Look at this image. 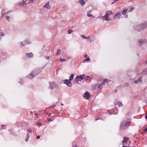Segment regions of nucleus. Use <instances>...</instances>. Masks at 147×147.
Masks as SVG:
<instances>
[{
  "instance_id": "f257e3e1",
  "label": "nucleus",
  "mask_w": 147,
  "mask_h": 147,
  "mask_svg": "<svg viewBox=\"0 0 147 147\" xmlns=\"http://www.w3.org/2000/svg\"><path fill=\"white\" fill-rule=\"evenodd\" d=\"M130 123V121L129 119L122 121L120 125V129H127L128 128Z\"/></svg>"
},
{
  "instance_id": "f03ea898",
  "label": "nucleus",
  "mask_w": 147,
  "mask_h": 147,
  "mask_svg": "<svg viewBox=\"0 0 147 147\" xmlns=\"http://www.w3.org/2000/svg\"><path fill=\"white\" fill-rule=\"evenodd\" d=\"M147 27V20L144 21L139 25L134 27L137 30H139L145 28Z\"/></svg>"
},
{
  "instance_id": "7ed1b4c3",
  "label": "nucleus",
  "mask_w": 147,
  "mask_h": 147,
  "mask_svg": "<svg viewBox=\"0 0 147 147\" xmlns=\"http://www.w3.org/2000/svg\"><path fill=\"white\" fill-rule=\"evenodd\" d=\"M74 77V75L73 74H72L69 77V80H64V83L66 84L67 86L71 87L72 86V83L70 82V81H71L73 79Z\"/></svg>"
},
{
  "instance_id": "20e7f679",
  "label": "nucleus",
  "mask_w": 147,
  "mask_h": 147,
  "mask_svg": "<svg viewBox=\"0 0 147 147\" xmlns=\"http://www.w3.org/2000/svg\"><path fill=\"white\" fill-rule=\"evenodd\" d=\"M31 43L30 41L26 39L25 40L24 42H21L19 44V47H22L25 46L26 45L30 44Z\"/></svg>"
},
{
  "instance_id": "39448f33",
  "label": "nucleus",
  "mask_w": 147,
  "mask_h": 147,
  "mask_svg": "<svg viewBox=\"0 0 147 147\" xmlns=\"http://www.w3.org/2000/svg\"><path fill=\"white\" fill-rule=\"evenodd\" d=\"M38 74V73H37L36 71L34 70L28 76V77L29 79H32L36 76Z\"/></svg>"
},
{
  "instance_id": "423d86ee",
  "label": "nucleus",
  "mask_w": 147,
  "mask_h": 147,
  "mask_svg": "<svg viewBox=\"0 0 147 147\" xmlns=\"http://www.w3.org/2000/svg\"><path fill=\"white\" fill-rule=\"evenodd\" d=\"M49 88L51 90H53L55 87L56 86V84L54 82H51L49 83Z\"/></svg>"
},
{
  "instance_id": "0eeeda50",
  "label": "nucleus",
  "mask_w": 147,
  "mask_h": 147,
  "mask_svg": "<svg viewBox=\"0 0 147 147\" xmlns=\"http://www.w3.org/2000/svg\"><path fill=\"white\" fill-rule=\"evenodd\" d=\"M84 75H82L80 76H77L76 77V80L77 82L81 81L83 80L84 77Z\"/></svg>"
},
{
  "instance_id": "6e6552de",
  "label": "nucleus",
  "mask_w": 147,
  "mask_h": 147,
  "mask_svg": "<svg viewBox=\"0 0 147 147\" xmlns=\"http://www.w3.org/2000/svg\"><path fill=\"white\" fill-rule=\"evenodd\" d=\"M89 93L88 92H86L84 94V97L86 99H88L89 98L90 96Z\"/></svg>"
},
{
  "instance_id": "1a4fd4ad",
  "label": "nucleus",
  "mask_w": 147,
  "mask_h": 147,
  "mask_svg": "<svg viewBox=\"0 0 147 147\" xmlns=\"http://www.w3.org/2000/svg\"><path fill=\"white\" fill-rule=\"evenodd\" d=\"M109 16L106 14L102 17V18L104 20L108 21L110 20V18H108Z\"/></svg>"
},
{
  "instance_id": "9d476101",
  "label": "nucleus",
  "mask_w": 147,
  "mask_h": 147,
  "mask_svg": "<svg viewBox=\"0 0 147 147\" xmlns=\"http://www.w3.org/2000/svg\"><path fill=\"white\" fill-rule=\"evenodd\" d=\"M43 7L48 9H51V7L48 3H46L45 5L43 6Z\"/></svg>"
},
{
  "instance_id": "9b49d317",
  "label": "nucleus",
  "mask_w": 147,
  "mask_h": 147,
  "mask_svg": "<svg viewBox=\"0 0 147 147\" xmlns=\"http://www.w3.org/2000/svg\"><path fill=\"white\" fill-rule=\"evenodd\" d=\"M112 12L111 10L107 11L105 13V14L109 16V15L112 14Z\"/></svg>"
},
{
  "instance_id": "f8f14e48",
  "label": "nucleus",
  "mask_w": 147,
  "mask_h": 147,
  "mask_svg": "<svg viewBox=\"0 0 147 147\" xmlns=\"http://www.w3.org/2000/svg\"><path fill=\"white\" fill-rule=\"evenodd\" d=\"M120 16H121V13L119 12H118L115 14V18L119 19L120 18Z\"/></svg>"
},
{
  "instance_id": "ddd939ff",
  "label": "nucleus",
  "mask_w": 147,
  "mask_h": 147,
  "mask_svg": "<svg viewBox=\"0 0 147 147\" xmlns=\"http://www.w3.org/2000/svg\"><path fill=\"white\" fill-rule=\"evenodd\" d=\"M105 84L103 83H102L100 85H99V84H96L95 85V88L96 89H97L99 88V87H100V86H105Z\"/></svg>"
},
{
  "instance_id": "4468645a",
  "label": "nucleus",
  "mask_w": 147,
  "mask_h": 147,
  "mask_svg": "<svg viewBox=\"0 0 147 147\" xmlns=\"http://www.w3.org/2000/svg\"><path fill=\"white\" fill-rule=\"evenodd\" d=\"M128 140V138L127 137H124L123 140L122 141L123 143H126Z\"/></svg>"
},
{
  "instance_id": "2eb2a0df",
  "label": "nucleus",
  "mask_w": 147,
  "mask_h": 147,
  "mask_svg": "<svg viewBox=\"0 0 147 147\" xmlns=\"http://www.w3.org/2000/svg\"><path fill=\"white\" fill-rule=\"evenodd\" d=\"M26 55L29 57L30 58L32 57L33 55V54L32 53H27L26 54Z\"/></svg>"
},
{
  "instance_id": "dca6fc26",
  "label": "nucleus",
  "mask_w": 147,
  "mask_h": 147,
  "mask_svg": "<svg viewBox=\"0 0 147 147\" xmlns=\"http://www.w3.org/2000/svg\"><path fill=\"white\" fill-rule=\"evenodd\" d=\"M89 37L90 38V42H92L93 41H94V40H95V38H94V36H89Z\"/></svg>"
},
{
  "instance_id": "f3484780",
  "label": "nucleus",
  "mask_w": 147,
  "mask_h": 147,
  "mask_svg": "<svg viewBox=\"0 0 147 147\" xmlns=\"http://www.w3.org/2000/svg\"><path fill=\"white\" fill-rule=\"evenodd\" d=\"M139 82H142L141 78H140L138 80H136L134 81V83L135 84H136L138 83Z\"/></svg>"
},
{
  "instance_id": "a211bd4d",
  "label": "nucleus",
  "mask_w": 147,
  "mask_h": 147,
  "mask_svg": "<svg viewBox=\"0 0 147 147\" xmlns=\"http://www.w3.org/2000/svg\"><path fill=\"white\" fill-rule=\"evenodd\" d=\"M127 9L125 8L123 11L122 14L123 15H125L127 12Z\"/></svg>"
},
{
  "instance_id": "6ab92c4d",
  "label": "nucleus",
  "mask_w": 147,
  "mask_h": 147,
  "mask_svg": "<svg viewBox=\"0 0 147 147\" xmlns=\"http://www.w3.org/2000/svg\"><path fill=\"white\" fill-rule=\"evenodd\" d=\"M139 43L140 44V45H141L142 44H143L144 43V41H143V40L142 39H140L139 40Z\"/></svg>"
},
{
  "instance_id": "aec40b11",
  "label": "nucleus",
  "mask_w": 147,
  "mask_h": 147,
  "mask_svg": "<svg viewBox=\"0 0 147 147\" xmlns=\"http://www.w3.org/2000/svg\"><path fill=\"white\" fill-rule=\"evenodd\" d=\"M80 2L82 6H83L85 4L84 0H80Z\"/></svg>"
},
{
  "instance_id": "412c9836",
  "label": "nucleus",
  "mask_w": 147,
  "mask_h": 147,
  "mask_svg": "<svg viewBox=\"0 0 147 147\" xmlns=\"http://www.w3.org/2000/svg\"><path fill=\"white\" fill-rule=\"evenodd\" d=\"M30 135H29L28 133L27 134V136L25 139V141L26 142L28 141V140L30 137Z\"/></svg>"
},
{
  "instance_id": "4be33fe9",
  "label": "nucleus",
  "mask_w": 147,
  "mask_h": 147,
  "mask_svg": "<svg viewBox=\"0 0 147 147\" xmlns=\"http://www.w3.org/2000/svg\"><path fill=\"white\" fill-rule=\"evenodd\" d=\"M115 105H118L119 107L123 105L122 102H118L117 104H115Z\"/></svg>"
},
{
  "instance_id": "5701e85b",
  "label": "nucleus",
  "mask_w": 147,
  "mask_h": 147,
  "mask_svg": "<svg viewBox=\"0 0 147 147\" xmlns=\"http://www.w3.org/2000/svg\"><path fill=\"white\" fill-rule=\"evenodd\" d=\"M60 61L61 62H64V61H66V60L65 59H62L61 57H60Z\"/></svg>"
},
{
  "instance_id": "b1692460",
  "label": "nucleus",
  "mask_w": 147,
  "mask_h": 147,
  "mask_svg": "<svg viewBox=\"0 0 147 147\" xmlns=\"http://www.w3.org/2000/svg\"><path fill=\"white\" fill-rule=\"evenodd\" d=\"M61 53L59 49H58L57 50V53L56 54L57 55H59Z\"/></svg>"
},
{
  "instance_id": "393cba45",
  "label": "nucleus",
  "mask_w": 147,
  "mask_h": 147,
  "mask_svg": "<svg viewBox=\"0 0 147 147\" xmlns=\"http://www.w3.org/2000/svg\"><path fill=\"white\" fill-rule=\"evenodd\" d=\"M109 81L107 79H105L104 81V83H107L108 82H109Z\"/></svg>"
},
{
  "instance_id": "a878e982",
  "label": "nucleus",
  "mask_w": 147,
  "mask_h": 147,
  "mask_svg": "<svg viewBox=\"0 0 147 147\" xmlns=\"http://www.w3.org/2000/svg\"><path fill=\"white\" fill-rule=\"evenodd\" d=\"M27 131L28 132H29V133H31L32 131V129H30V128H28V130H27Z\"/></svg>"
},
{
  "instance_id": "bb28decb",
  "label": "nucleus",
  "mask_w": 147,
  "mask_h": 147,
  "mask_svg": "<svg viewBox=\"0 0 147 147\" xmlns=\"http://www.w3.org/2000/svg\"><path fill=\"white\" fill-rule=\"evenodd\" d=\"M90 59L89 58H87L86 59H85V61H90Z\"/></svg>"
},
{
  "instance_id": "cd10ccee",
  "label": "nucleus",
  "mask_w": 147,
  "mask_h": 147,
  "mask_svg": "<svg viewBox=\"0 0 147 147\" xmlns=\"http://www.w3.org/2000/svg\"><path fill=\"white\" fill-rule=\"evenodd\" d=\"M23 2H24V3H22L21 4L22 5H24V4H25V5H26V3L25 2L26 1V0H23Z\"/></svg>"
},
{
  "instance_id": "c85d7f7f",
  "label": "nucleus",
  "mask_w": 147,
  "mask_h": 147,
  "mask_svg": "<svg viewBox=\"0 0 147 147\" xmlns=\"http://www.w3.org/2000/svg\"><path fill=\"white\" fill-rule=\"evenodd\" d=\"M87 16L89 17H91L92 16V15L90 14L87 13Z\"/></svg>"
},
{
  "instance_id": "c756f323",
  "label": "nucleus",
  "mask_w": 147,
  "mask_h": 147,
  "mask_svg": "<svg viewBox=\"0 0 147 147\" xmlns=\"http://www.w3.org/2000/svg\"><path fill=\"white\" fill-rule=\"evenodd\" d=\"M72 32V30H68V33L69 34H70Z\"/></svg>"
},
{
  "instance_id": "7c9ffc66",
  "label": "nucleus",
  "mask_w": 147,
  "mask_h": 147,
  "mask_svg": "<svg viewBox=\"0 0 147 147\" xmlns=\"http://www.w3.org/2000/svg\"><path fill=\"white\" fill-rule=\"evenodd\" d=\"M86 39H87L88 40H87L88 42H91L90 41V38L89 37H88L86 38Z\"/></svg>"
},
{
  "instance_id": "2f4dec72",
  "label": "nucleus",
  "mask_w": 147,
  "mask_h": 147,
  "mask_svg": "<svg viewBox=\"0 0 147 147\" xmlns=\"http://www.w3.org/2000/svg\"><path fill=\"white\" fill-rule=\"evenodd\" d=\"M86 39H87L88 40H87L88 42H91L90 41V38L89 37H88L86 38Z\"/></svg>"
},
{
  "instance_id": "473e14b6",
  "label": "nucleus",
  "mask_w": 147,
  "mask_h": 147,
  "mask_svg": "<svg viewBox=\"0 0 147 147\" xmlns=\"http://www.w3.org/2000/svg\"><path fill=\"white\" fill-rule=\"evenodd\" d=\"M5 126L4 125H2L1 126V129H5Z\"/></svg>"
},
{
  "instance_id": "72a5a7b5",
  "label": "nucleus",
  "mask_w": 147,
  "mask_h": 147,
  "mask_svg": "<svg viewBox=\"0 0 147 147\" xmlns=\"http://www.w3.org/2000/svg\"><path fill=\"white\" fill-rule=\"evenodd\" d=\"M72 147H78V146H77L76 144H73Z\"/></svg>"
},
{
  "instance_id": "f704fd0d",
  "label": "nucleus",
  "mask_w": 147,
  "mask_h": 147,
  "mask_svg": "<svg viewBox=\"0 0 147 147\" xmlns=\"http://www.w3.org/2000/svg\"><path fill=\"white\" fill-rule=\"evenodd\" d=\"M81 36L82 37V38L86 39V37H85V36L84 35H81Z\"/></svg>"
},
{
  "instance_id": "c9c22d12",
  "label": "nucleus",
  "mask_w": 147,
  "mask_h": 147,
  "mask_svg": "<svg viewBox=\"0 0 147 147\" xmlns=\"http://www.w3.org/2000/svg\"><path fill=\"white\" fill-rule=\"evenodd\" d=\"M119 0H114L113 2L111 3L112 4H114L116 2V1H118Z\"/></svg>"
},
{
  "instance_id": "e433bc0d",
  "label": "nucleus",
  "mask_w": 147,
  "mask_h": 147,
  "mask_svg": "<svg viewBox=\"0 0 147 147\" xmlns=\"http://www.w3.org/2000/svg\"><path fill=\"white\" fill-rule=\"evenodd\" d=\"M6 18L7 19L9 20L10 19V17L9 16H7L6 17Z\"/></svg>"
},
{
  "instance_id": "4c0bfd02",
  "label": "nucleus",
  "mask_w": 147,
  "mask_h": 147,
  "mask_svg": "<svg viewBox=\"0 0 147 147\" xmlns=\"http://www.w3.org/2000/svg\"><path fill=\"white\" fill-rule=\"evenodd\" d=\"M38 125L39 126H40L42 125V124L40 123V122L38 123Z\"/></svg>"
},
{
  "instance_id": "58836bf2",
  "label": "nucleus",
  "mask_w": 147,
  "mask_h": 147,
  "mask_svg": "<svg viewBox=\"0 0 147 147\" xmlns=\"http://www.w3.org/2000/svg\"><path fill=\"white\" fill-rule=\"evenodd\" d=\"M134 8L133 7H131V8H130V11H132L134 9Z\"/></svg>"
},
{
  "instance_id": "ea45409f",
  "label": "nucleus",
  "mask_w": 147,
  "mask_h": 147,
  "mask_svg": "<svg viewBox=\"0 0 147 147\" xmlns=\"http://www.w3.org/2000/svg\"><path fill=\"white\" fill-rule=\"evenodd\" d=\"M36 0H30V2H32L33 1H36Z\"/></svg>"
},
{
  "instance_id": "a19ab883",
  "label": "nucleus",
  "mask_w": 147,
  "mask_h": 147,
  "mask_svg": "<svg viewBox=\"0 0 147 147\" xmlns=\"http://www.w3.org/2000/svg\"><path fill=\"white\" fill-rule=\"evenodd\" d=\"M48 121L49 122L52 121V120L51 119H48Z\"/></svg>"
},
{
  "instance_id": "79ce46f5",
  "label": "nucleus",
  "mask_w": 147,
  "mask_h": 147,
  "mask_svg": "<svg viewBox=\"0 0 147 147\" xmlns=\"http://www.w3.org/2000/svg\"><path fill=\"white\" fill-rule=\"evenodd\" d=\"M49 56H47L46 57V58L48 60H49Z\"/></svg>"
},
{
  "instance_id": "37998d69",
  "label": "nucleus",
  "mask_w": 147,
  "mask_h": 147,
  "mask_svg": "<svg viewBox=\"0 0 147 147\" xmlns=\"http://www.w3.org/2000/svg\"><path fill=\"white\" fill-rule=\"evenodd\" d=\"M40 138V137L39 136H37V139H39V138Z\"/></svg>"
},
{
  "instance_id": "c03bdc74",
  "label": "nucleus",
  "mask_w": 147,
  "mask_h": 147,
  "mask_svg": "<svg viewBox=\"0 0 147 147\" xmlns=\"http://www.w3.org/2000/svg\"><path fill=\"white\" fill-rule=\"evenodd\" d=\"M55 107V105H54L53 106H51L49 107L50 108H52V107Z\"/></svg>"
},
{
  "instance_id": "a18cd8bd",
  "label": "nucleus",
  "mask_w": 147,
  "mask_h": 147,
  "mask_svg": "<svg viewBox=\"0 0 147 147\" xmlns=\"http://www.w3.org/2000/svg\"><path fill=\"white\" fill-rule=\"evenodd\" d=\"M84 56L85 57H87L88 55L86 54L84 55Z\"/></svg>"
},
{
  "instance_id": "49530a36",
  "label": "nucleus",
  "mask_w": 147,
  "mask_h": 147,
  "mask_svg": "<svg viewBox=\"0 0 147 147\" xmlns=\"http://www.w3.org/2000/svg\"><path fill=\"white\" fill-rule=\"evenodd\" d=\"M145 118L146 119H147V113L146 114V115L145 116Z\"/></svg>"
},
{
  "instance_id": "de8ad7c7",
  "label": "nucleus",
  "mask_w": 147,
  "mask_h": 147,
  "mask_svg": "<svg viewBox=\"0 0 147 147\" xmlns=\"http://www.w3.org/2000/svg\"><path fill=\"white\" fill-rule=\"evenodd\" d=\"M144 131H147V127L145 129Z\"/></svg>"
},
{
  "instance_id": "09e8293b",
  "label": "nucleus",
  "mask_w": 147,
  "mask_h": 147,
  "mask_svg": "<svg viewBox=\"0 0 147 147\" xmlns=\"http://www.w3.org/2000/svg\"><path fill=\"white\" fill-rule=\"evenodd\" d=\"M49 115V116H50L51 114V113H49V114H47Z\"/></svg>"
},
{
  "instance_id": "8fccbe9b",
  "label": "nucleus",
  "mask_w": 147,
  "mask_h": 147,
  "mask_svg": "<svg viewBox=\"0 0 147 147\" xmlns=\"http://www.w3.org/2000/svg\"><path fill=\"white\" fill-rule=\"evenodd\" d=\"M35 115H36L37 116L38 115V114H37V113H35Z\"/></svg>"
},
{
  "instance_id": "3c124183",
  "label": "nucleus",
  "mask_w": 147,
  "mask_h": 147,
  "mask_svg": "<svg viewBox=\"0 0 147 147\" xmlns=\"http://www.w3.org/2000/svg\"><path fill=\"white\" fill-rule=\"evenodd\" d=\"M61 105H63V103H61Z\"/></svg>"
},
{
  "instance_id": "603ef678",
  "label": "nucleus",
  "mask_w": 147,
  "mask_h": 147,
  "mask_svg": "<svg viewBox=\"0 0 147 147\" xmlns=\"http://www.w3.org/2000/svg\"><path fill=\"white\" fill-rule=\"evenodd\" d=\"M127 15H126L125 16V18H127Z\"/></svg>"
},
{
  "instance_id": "864d4df0",
  "label": "nucleus",
  "mask_w": 147,
  "mask_h": 147,
  "mask_svg": "<svg viewBox=\"0 0 147 147\" xmlns=\"http://www.w3.org/2000/svg\"><path fill=\"white\" fill-rule=\"evenodd\" d=\"M32 113V111H31L30 112V114H31Z\"/></svg>"
},
{
  "instance_id": "5fc2aeb1",
  "label": "nucleus",
  "mask_w": 147,
  "mask_h": 147,
  "mask_svg": "<svg viewBox=\"0 0 147 147\" xmlns=\"http://www.w3.org/2000/svg\"><path fill=\"white\" fill-rule=\"evenodd\" d=\"M146 105H147V102H146Z\"/></svg>"
}]
</instances>
